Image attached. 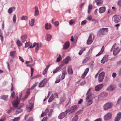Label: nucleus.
<instances>
[{
	"label": "nucleus",
	"instance_id": "bf43d9fd",
	"mask_svg": "<svg viewBox=\"0 0 121 121\" xmlns=\"http://www.w3.org/2000/svg\"><path fill=\"white\" fill-rule=\"evenodd\" d=\"M87 21L86 20H85L82 21L81 25H84L87 22Z\"/></svg>",
	"mask_w": 121,
	"mask_h": 121
},
{
	"label": "nucleus",
	"instance_id": "9d476101",
	"mask_svg": "<svg viewBox=\"0 0 121 121\" xmlns=\"http://www.w3.org/2000/svg\"><path fill=\"white\" fill-rule=\"evenodd\" d=\"M46 81L47 80L45 79L43 80L39 83V87H44L46 84Z\"/></svg>",
	"mask_w": 121,
	"mask_h": 121
},
{
	"label": "nucleus",
	"instance_id": "423d86ee",
	"mask_svg": "<svg viewBox=\"0 0 121 121\" xmlns=\"http://www.w3.org/2000/svg\"><path fill=\"white\" fill-rule=\"evenodd\" d=\"M77 108V106L76 105L72 106L68 110V112L69 114L74 112L76 110Z\"/></svg>",
	"mask_w": 121,
	"mask_h": 121
},
{
	"label": "nucleus",
	"instance_id": "58836bf2",
	"mask_svg": "<svg viewBox=\"0 0 121 121\" xmlns=\"http://www.w3.org/2000/svg\"><path fill=\"white\" fill-rule=\"evenodd\" d=\"M34 19H32L31 20L30 22H29V24L31 26H32L34 25Z\"/></svg>",
	"mask_w": 121,
	"mask_h": 121
},
{
	"label": "nucleus",
	"instance_id": "9b49d317",
	"mask_svg": "<svg viewBox=\"0 0 121 121\" xmlns=\"http://www.w3.org/2000/svg\"><path fill=\"white\" fill-rule=\"evenodd\" d=\"M20 102V99L17 97L16 100H15L12 102V104L13 106L14 107H17L19 104Z\"/></svg>",
	"mask_w": 121,
	"mask_h": 121
},
{
	"label": "nucleus",
	"instance_id": "49530a36",
	"mask_svg": "<svg viewBox=\"0 0 121 121\" xmlns=\"http://www.w3.org/2000/svg\"><path fill=\"white\" fill-rule=\"evenodd\" d=\"M28 18V17L26 16H22L21 19L22 20H27Z\"/></svg>",
	"mask_w": 121,
	"mask_h": 121
},
{
	"label": "nucleus",
	"instance_id": "37998d69",
	"mask_svg": "<svg viewBox=\"0 0 121 121\" xmlns=\"http://www.w3.org/2000/svg\"><path fill=\"white\" fill-rule=\"evenodd\" d=\"M86 49V48H83L82 49L80 50V52L78 53V54L80 55H81V54L82 53L83 51L85 50Z\"/></svg>",
	"mask_w": 121,
	"mask_h": 121
},
{
	"label": "nucleus",
	"instance_id": "0e129e2a",
	"mask_svg": "<svg viewBox=\"0 0 121 121\" xmlns=\"http://www.w3.org/2000/svg\"><path fill=\"white\" fill-rule=\"evenodd\" d=\"M65 100V97L64 96L62 97L61 99V102L64 101Z\"/></svg>",
	"mask_w": 121,
	"mask_h": 121
},
{
	"label": "nucleus",
	"instance_id": "20e7f679",
	"mask_svg": "<svg viewBox=\"0 0 121 121\" xmlns=\"http://www.w3.org/2000/svg\"><path fill=\"white\" fill-rule=\"evenodd\" d=\"M120 19L121 17L120 16L115 15L113 17L112 20L115 23H118L120 22Z\"/></svg>",
	"mask_w": 121,
	"mask_h": 121
},
{
	"label": "nucleus",
	"instance_id": "4be33fe9",
	"mask_svg": "<svg viewBox=\"0 0 121 121\" xmlns=\"http://www.w3.org/2000/svg\"><path fill=\"white\" fill-rule=\"evenodd\" d=\"M27 37V36L26 35H22L21 37V40L23 43H24L26 41Z\"/></svg>",
	"mask_w": 121,
	"mask_h": 121
},
{
	"label": "nucleus",
	"instance_id": "1a4fd4ad",
	"mask_svg": "<svg viewBox=\"0 0 121 121\" xmlns=\"http://www.w3.org/2000/svg\"><path fill=\"white\" fill-rule=\"evenodd\" d=\"M86 100L87 102L86 104V106H89L91 105L93 103L92 100L90 99L89 98V97L87 96L86 99Z\"/></svg>",
	"mask_w": 121,
	"mask_h": 121
},
{
	"label": "nucleus",
	"instance_id": "f03ea898",
	"mask_svg": "<svg viewBox=\"0 0 121 121\" xmlns=\"http://www.w3.org/2000/svg\"><path fill=\"white\" fill-rule=\"evenodd\" d=\"M58 97V94L57 93H55L52 94L48 100V102H50L54 100L56 98H57Z\"/></svg>",
	"mask_w": 121,
	"mask_h": 121
},
{
	"label": "nucleus",
	"instance_id": "4468645a",
	"mask_svg": "<svg viewBox=\"0 0 121 121\" xmlns=\"http://www.w3.org/2000/svg\"><path fill=\"white\" fill-rule=\"evenodd\" d=\"M103 86V84L98 85L95 87V90L96 91H98L101 89Z\"/></svg>",
	"mask_w": 121,
	"mask_h": 121
},
{
	"label": "nucleus",
	"instance_id": "39448f33",
	"mask_svg": "<svg viewBox=\"0 0 121 121\" xmlns=\"http://www.w3.org/2000/svg\"><path fill=\"white\" fill-rule=\"evenodd\" d=\"M108 31L107 28H103L100 29L98 31V32L100 35H102L105 34Z\"/></svg>",
	"mask_w": 121,
	"mask_h": 121
},
{
	"label": "nucleus",
	"instance_id": "ea45409f",
	"mask_svg": "<svg viewBox=\"0 0 121 121\" xmlns=\"http://www.w3.org/2000/svg\"><path fill=\"white\" fill-rule=\"evenodd\" d=\"M90 58L89 57H86L84 60L82 62V63H86L87 62V61H88L90 60Z\"/></svg>",
	"mask_w": 121,
	"mask_h": 121
},
{
	"label": "nucleus",
	"instance_id": "f8f14e48",
	"mask_svg": "<svg viewBox=\"0 0 121 121\" xmlns=\"http://www.w3.org/2000/svg\"><path fill=\"white\" fill-rule=\"evenodd\" d=\"M121 50L120 48L119 47H118L116 48L114 50L113 52V54L114 55H116Z\"/></svg>",
	"mask_w": 121,
	"mask_h": 121
},
{
	"label": "nucleus",
	"instance_id": "8fccbe9b",
	"mask_svg": "<svg viewBox=\"0 0 121 121\" xmlns=\"http://www.w3.org/2000/svg\"><path fill=\"white\" fill-rule=\"evenodd\" d=\"M8 96L7 95H2L1 97V99L5 100L8 97Z\"/></svg>",
	"mask_w": 121,
	"mask_h": 121
},
{
	"label": "nucleus",
	"instance_id": "774afa93",
	"mask_svg": "<svg viewBox=\"0 0 121 121\" xmlns=\"http://www.w3.org/2000/svg\"><path fill=\"white\" fill-rule=\"evenodd\" d=\"M118 4L119 6H121V0L118 2Z\"/></svg>",
	"mask_w": 121,
	"mask_h": 121
},
{
	"label": "nucleus",
	"instance_id": "6ab92c4d",
	"mask_svg": "<svg viewBox=\"0 0 121 121\" xmlns=\"http://www.w3.org/2000/svg\"><path fill=\"white\" fill-rule=\"evenodd\" d=\"M69 45L70 43L69 42H65L63 46V49H67L69 48Z\"/></svg>",
	"mask_w": 121,
	"mask_h": 121
},
{
	"label": "nucleus",
	"instance_id": "13d9d810",
	"mask_svg": "<svg viewBox=\"0 0 121 121\" xmlns=\"http://www.w3.org/2000/svg\"><path fill=\"white\" fill-rule=\"evenodd\" d=\"M53 109H51L50 111V112H49V113L48 114V115L49 116H50L52 114V113L53 112Z\"/></svg>",
	"mask_w": 121,
	"mask_h": 121
},
{
	"label": "nucleus",
	"instance_id": "4c0bfd02",
	"mask_svg": "<svg viewBox=\"0 0 121 121\" xmlns=\"http://www.w3.org/2000/svg\"><path fill=\"white\" fill-rule=\"evenodd\" d=\"M57 55H59V56L57 58L56 61V62H58L61 60L62 59V57L61 55L59 54H57Z\"/></svg>",
	"mask_w": 121,
	"mask_h": 121
},
{
	"label": "nucleus",
	"instance_id": "69168bd1",
	"mask_svg": "<svg viewBox=\"0 0 121 121\" xmlns=\"http://www.w3.org/2000/svg\"><path fill=\"white\" fill-rule=\"evenodd\" d=\"M15 94V93L14 91L13 92L11 93V96L12 98H13L14 97Z\"/></svg>",
	"mask_w": 121,
	"mask_h": 121
},
{
	"label": "nucleus",
	"instance_id": "c85d7f7f",
	"mask_svg": "<svg viewBox=\"0 0 121 121\" xmlns=\"http://www.w3.org/2000/svg\"><path fill=\"white\" fill-rule=\"evenodd\" d=\"M49 110L48 109H46L44 112H42L41 115V117H43L47 114V113H49Z\"/></svg>",
	"mask_w": 121,
	"mask_h": 121
},
{
	"label": "nucleus",
	"instance_id": "2eb2a0df",
	"mask_svg": "<svg viewBox=\"0 0 121 121\" xmlns=\"http://www.w3.org/2000/svg\"><path fill=\"white\" fill-rule=\"evenodd\" d=\"M67 72L69 74H72L73 73L71 66H69L67 67Z\"/></svg>",
	"mask_w": 121,
	"mask_h": 121
},
{
	"label": "nucleus",
	"instance_id": "7c9ffc66",
	"mask_svg": "<svg viewBox=\"0 0 121 121\" xmlns=\"http://www.w3.org/2000/svg\"><path fill=\"white\" fill-rule=\"evenodd\" d=\"M15 8L14 7H12L10 8L8 10V12L9 13L11 14L13 11H14L15 10Z\"/></svg>",
	"mask_w": 121,
	"mask_h": 121
},
{
	"label": "nucleus",
	"instance_id": "e2e57ef3",
	"mask_svg": "<svg viewBox=\"0 0 121 121\" xmlns=\"http://www.w3.org/2000/svg\"><path fill=\"white\" fill-rule=\"evenodd\" d=\"M19 58L20 60L22 62H24V60L23 58L20 56H19Z\"/></svg>",
	"mask_w": 121,
	"mask_h": 121
},
{
	"label": "nucleus",
	"instance_id": "393cba45",
	"mask_svg": "<svg viewBox=\"0 0 121 121\" xmlns=\"http://www.w3.org/2000/svg\"><path fill=\"white\" fill-rule=\"evenodd\" d=\"M70 58L69 56H68L66 57L63 60L64 63L66 64L70 60Z\"/></svg>",
	"mask_w": 121,
	"mask_h": 121
},
{
	"label": "nucleus",
	"instance_id": "680f3d73",
	"mask_svg": "<svg viewBox=\"0 0 121 121\" xmlns=\"http://www.w3.org/2000/svg\"><path fill=\"white\" fill-rule=\"evenodd\" d=\"M54 25L55 26H58L59 24V22L58 21H56L54 22Z\"/></svg>",
	"mask_w": 121,
	"mask_h": 121
},
{
	"label": "nucleus",
	"instance_id": "3c124183",
	"mask_svg": "<svg viewBox=\"0 0 121 121\" xmlns=\"http://www.w3.org/2000/svg\"><path fill=\"white\" fill-rule=\"evenodd\" d=\"M20 118L19 117L15 118L14 119H12L13 121H19L20 119Z\"/></svg>",
	"mask_w": 121,
	"mask_h": 121
},
{
	"label": "nucleus",
	"instance_id": "473e14b6",
	"mask_svg": "<svg viewBox=\"0 0 121 121\" xmlns=\"http://www.w3.org/2000/svg\"><path fill=\"white\" fill-rule=\"evenodd\" d=\"M35 9L34 15L35 16H37L39 14V11L38 10V8L37 7L35 6Z\"/></svg>",
	"mask_w": 121,
	"mask_h": 121
},
{
	"label": "nucleus",
	"instance_id": "e433bc0d",
	"mask_svg": "<svg viewBox=\"0 0 121 121\" xmlns=\"http://www.w3.org/2000/svg\"><path fill=\"white\" fill-rule=\"evenodd\" d=\"M16 43L18 47H20L21 46L22 44L21 42L19 40H17L16 41Z\"/></svg>",
	"mask_w": 121,
	"mask_h": 121
},
{
	"label": "nucleus",
	"instance_id": "6e6552de",
	"mask_svg": "<svg viewBox=\"0 0 121 121\" xmlns=\"http://www.w3.org/2000/svg\"><path fill=\"white\" fill-rule=\"evenodd\" d=\"M112 114L111 113H109L105 115L104 117V119L105 121H108L112 117Z\"/></svg>",
	"mask_w": 121,
	"mask_h": 121
},
{
	"label": "nucleus",
	"instance_id": "bb28decb",
	"mask_svg": "<svg viewBox=\"0 0 121 121\" xmlns=\"http://www.w3.org/2000/svg\"><path fill=\"white\" fill-rule=\"evenodd\" d=\"M51 26L50 24L47 23L45 25V28L46 30H48L51 29Z\"/></svg>",
	"mask_w": 121,
	"mask_h": 121
},
{
	"label": "nucleus",
	"instance_id": "603ef678",
	"mask_svg": "<svg viewBox=\"0 0 121 121\" xmlns=\"http://www.w3.org/2000/svg\"><path fill=\"white\" fill-rule=\"evenodd\" d=\"M13 21L14 23H15L16 21V15L15 14H14L13 18Z\"/></svg>",
	"mask_w": 121,
	"mask_h": 121
},
{
	"label": "nucleus",
	"instance_id": "6e6d98bb",
	"mask_svg": "<svg viewBox=\"0 0 121 121\" xmlns=\"http://www.w3.org/2000/svg\"><path fill=\"white\" fill-rule=\"evenodd\" d=\"M87 20H89L91 21L92 19V16L91 15L88 16L86 18Z\"/></svg>",
	"mask_w": 121,
	"mask_h": 121
},
{
	"label": "nucleus",
	"instance_id": "a878e982",
	"mask_svg": "<svg viewBox=\"0 0 121 121\" xmlns=\"http://www.w3.org/2000/svg\"><path fill=\"white\" fill-rule=\"evenodd\" d=\"M99 13H101L105 12L106 10V8L104 7H101L99 8Z\"/></svg>",
	"mask_w": 121,
	"mask_h": 121
},
{
	"label": "nucleus",
	"instance_id": "864d4df0",
	"mask_svg": "<svg viewBox=\"0 0 121 121\" xmlns=\"http://www.w3.org/2000/svg\"><path fill=\"white\" fill-rule=\"evenodd\" d=\"M51 36L49 34H48L47 35V40L48 41H49L51 39Z\"/></svg>",
	"mask_w": 121,
	"mask_h": 121
},
{
	"label": "nucleus",
	"instance_id": "aec40b11",
	"mask_svg": "<svg viewBox=\"0 0 121 121\" xmlns=\"http://www.w3.org/2000/svg\"><path fill=\"white\" fill-rule=\"evenodd\" d=\"M121 118V113H119L117 115V116L115 117V121H118Z\"/></svg>",
	"mask_w": 121,
	"mask_h": 121
},
{
	"label": "nucleus",
	"instance_id": "a211bd4d",
	"mask_svg": "<svg viewBox=\"0 0 121 121\" xmlns=\"http://www.w3.org/2000/svg\"><path fill=\"white\" fill-rule=\"evenodd\" d=\"M89 71V68H87L85 70V71L83 75L81 76V78H84L85 77V76L86 75L87 73Z\"/></svg>",
	"mask_w": 121,
	"mask_h": 121
},
{
	"label": "nucleus",
	"instance_id": "c03bdc74",
	"mask_svg": "<svg viewBox=\"0 0 121 121\" xmlns=\"http://www.w3.org/2000/svg\"><path fill=\"white\" fill-rule=\"evenodd\" d=\"M40 46V44H38L37 45V46H36L35 51V52H37L39 50V48Z\"/></svg>",
	"mask_w": 121,
	"mask_h": 121
},
{
	"label": "nucleus",
	"instance_id": "2f4dec72",
	"mask_svg": "<svg viewBox=\"0 0 121 121\" xmlns=\"http://www.w3.org/2000/svg\"><path fill=\"white\" fill-rule=\"evenodd\" d=\"M16 52L15 51H12L10 53V55L12 58H14Z\"/></svg>",
	"mask_w": 121,
	"mask_h": 121
},
{
	"label": "nucleus",
	"instance_id": "5fc2aeb1",
	"mask_svg": "<svg viewBox=\"0 0 121 121\" xmlns=\"http://www.w3.org/2000/svg\"><path fill=\"white\" fill-rule=\"evenodd\" d=\"M31 76L30 77H31L33 75V73L34 72V68L32 67H31Z\"/></svg>",
	"mask_w": 121,
	"mask_h": 121
},
{
	"label": "nucleus",
	"instance_id": "de8ad7c7",
	"mask_svg": "<svg viewBox=\"0 0 121 121\" xmlns=\"http://www.w3.org/2000/svg\"><path fill=\"white\" fill-rule=\"evenodd\" d=\"M121 104V96L120 97L118 100L117 103L116 104L117 105H120Z\"/></svg>",
	"mask_w": 121,
	"mask_h": 121
},
{
	"label": "nucleus",
	"instance_id": "cd10ccee",
	"mask_svg": "<svg viewBox=\"0 0 121 121\" xmlns=\"http://www.w3.org/2000/svg\"><path fill=\"white\" fill-rule=\"evenodd\" d=\"M103 0H95V2L97 6H99L102 4L103 2Z\"/></svg>",
	"mask_w": 121,
	"mask_h": 121
},
{
	"label": "nucleus",
	"instance_id": "f257e3e1",
	"mask_svg": "<svg viewBox=\"0 0 121 121\" xmlns=\"http://www.w3.org/2000/svg\"><path fill=\"white\" fill-rule=\"evenodd\" d=\"M113 106V104L111 103H107L104 106L103 108L104 110H106L111 108Z\"/></svg>",
	"mask_w": 121,
	"mask_h": 121
},
{
	"label": "nucleus",
	"instance_id": "052dcab7",
	"mask_svg": "<svg viewBox=\"0 0 121 121\" xmlns=\"http://www.w3.org/2000/svg\"><path fill=\"white\" fill-rule=\"evenodd\" d=\"M37 83H35L34 85H33L31 87V89H33L36 86H37Z\"/></svg>",
	"mask_w": 121,
	"mask_h": 121
},
{
	"label": "nucleus",
	"instance_id": "c9c22d12",
	"mask_svg": "<svg viewBox=\"0 0 121 121\" xmlns=\"http://www.w3.org/2000/svg\"><path fill=\"white\" fill-rule=\"evenodd\" d=\"M92 6L90 4L88 5V14H89L91 12L92 9Z\"/></svg>",
	"mask_w": 121,
	"mask_h": 121
},
{
	"label": "nucleus",
	"instance_id": "dca6fc26",
	"mask_svg": "<svg viewBox=\"0 0 121 121\" xmlns=\"http://www.w3.org/2000/svg\"><path fill=\"white\" fill-rule=\"evenodd\" d=\"M108 60V56L107 55H105L101 61V63L104 64L105 62H107Z\"/></svg>",
	"mask_w": 121,
	"mask_h": 121
},
{
	"label": "nucleus",
	"instance_id": "412c9836",
	"mask_svg": "<svg viewBox=\"0 0 121 121\" xmlns=\"http://www.w3.org/2000/svg\"><path fill=\"white\" fill-rule=\"evenodd\" d=\"M115 89V87L114 86L112 85H111L109 86L106 90L109 91H112Z\"/></svg>",
	"mask_w": 121,
	"mask_h": 121
},
{
	"label": "nucleus",
	"instance_id": "4d7b16f0",
	"mask_svg": "<svg viewBox=\"0 0 121 121\" xmlns=\"http://www.w3.org/2000/svg\"><path fill=\"white\" fill-rule=\"evenodd\" d=\"M30 45V42H26L25 44V47L26 48L29 46Z\"/></svg>",
	"mask_w": 121,
	"mask_h": 121
},
{
	"label": "nucleus",
	"instance_id": "b1692460",
	"mask_svg": "<svg viewBox=\"0 0 121 121\" xmlns=\"http://www.w3.org/2000/svg\"><path fill=\"white\" fill-rule=\"evenodd\" d=\"M105 97V94L104 92L101 93L99 95L98 98L99 99H102Z\"/></svg>",
	"mask_w": 121,
	"mask_h": 121
},
{
	"label": "nucleus",
	"instance_id": "5701e85b",
	"mask_svg": "<svg viewBox=\"0 0 121 121\" xmlns=\"http://www.w3.org/2000/svg\"><path fill=\"white\" fill-rule=\"evenodd\" d=\"M62 65H60L59 66L56 67V69L53 71V73H55L59 71L62 68Z\"/></svg>",
	"mask_w": 121,
	"mask_h": 121
},
{
	"label": "nucleus",
	"instance_id": "0eeeda50",
	"mask_svg": "<svg viewBox=\"0 0 121 121\" xmlns=\"http://www.w3.org/2000/svg\"><path fill=\"white\" fill-rule=\"evenodd\" d=\"M68 112L67 111H66L63 112L61 113L59 115L58 117V118L60 119H63L66 115Z\"/></svg>",
	"mask_w": 121,
	"mask_h": 121
},
{
	"label": "nucleus",
	"instance_id": "79ce46f5",
	"mask_svg": "<svg viewBox=\"0 0 121 121\" xmlns=\"http://www.w3.org/2000/svg\"><path fill=\"white\" fill-rule=\"evenodd\" d=\"M75 21L74 19H71L69 21V24L70 25H71L75 23Z\"/></svg>",
	"mask_w": 121,
	"mask_h": 121
},
{
	"label": "nucleus",
	"instance_id": "09e8293b",
	"mask_svg": "<svg viewBox=\"0 0 121 121\" xmlns=\"http://www.w3.org/2000/svg\"><path fill=\"white\" fill-rule=\"evenodd\" d=\"M78 119V116H75L72 119V121H76Z\"/></svg>",
	"mask_w": 121,
	"mask_h": 121
},
{
	"label": "nucleus",
	"instance_id": "7ed1b4c3",
	"mask_svg": "<svg viewBox=\"0 0 121 121\" xmlns=\"http://www.w3.org/2000/svg\"><path fill=\"white\" fill-rule=\"evenodd\" d=\"M105 73L104 72H102L99 74L98 77V82L100 83L102 82L104 77Z\"/></svg>",
	"mask_w": 121,
	"mask_h": 121
},
{
	"label": "nucleus",
	"instance_id": "ddd939ff",
	"mask_svg": "<svg viewBox=\"0 0 121 121\" xmlns=\"http://www.w3.org/2000/svg\"><path fill=\"white\" fill-rule=\"evenodd\" d=\"M93 41V39L92 38V36L91 34H90L88 37V39L87 40V43L88 45L91 44Z\"/></svg>",
	"mask_w": 121,
	"mask_h": 121
},
{
	"label": "nucleus",
	"instance_id": "f3484780",
	"mask_svg": "<svg viewBox=\"0 0 121 121\" xmlns=\"http://www.w3.org/2000/svg\"><path fill=\"white\" fill-rule=\"evenodd\" d=\"M33 103H29V105L26 106L27 108L29 110V112L31 111L33 107Z\"/></svg>",
	"mask_w": 121,
	"mask_h": 121
},
{
	"label": "nucleus",
	"instance_id": "c756f323",
	"mask_svg": "<svg viewBox=\"0 0 121 121\" xmlns=\"http://www.w3.org/2000/svg\"><path fill=\"white\" fill-rule=\"evenodd\" d=\"M30 91H27L26 92V94L25 96L22 98V100H25L28 97L30 94Z\"/></svg>",
	"mask_w": 121,
	"mask_h": 121
},
{
	"label": "nucleus",
	"instance_id": "338daca9",
	"mask_svg": "<svg viewBox=\"0 0 121 121\" xmlns=\"http://www.w3.org/2000/svg\"><path fill=\"white\" fill-rule=\"evenodd\" d=\"M47 117H44L41 121H47Z\"/></svg>",
	"mask_w": 121,
	"mask_h": 121
},
{
	"label": "nucleus",
	"instance_id": "f704fd0d",
	"mask_svg": "<svg viewBox=\"0 0 121 121\" xmlns=\"http://www.w3.org/2000/svg\"><path fill=\"white\" fill-rule=\"evenodd\" d=\"M104 50V46H103L102 47L101 50L98 53V54L96 55V56H99L103 52Z\"/></svg>",
	"mask_w": 121,
	"mask_h": 121
},
{
	"label": "nucleus",
	"instance_id": "a19ab883",
	"mask_svg": "<svg viewBox=\"0 0 121 121\" xmlns=\"http://www.w3.org/2000/svg\"><path fill=\"white\" fill-rule=\"evenodd\" d=\"M65 73H62V75L60 78V80H62L64 79L65 77Z\"/></svg>",
	"mask_w": 121,
	"mask_h": 121
},
{
	"label": "nucleus",
	"instance_id": "72a5a7b5",
	"mask_svg": "<svg viewBox=\"0 0 121 121\" xmlns=\"http://www.w3.org/2000/svg\"><path fill=\"white\" fill-rule=\"evenodd\" d=\"M22 111V110L20 108H17L16 111V114L17 115L20 113Z\"/></svg>",
	"mask_w": 121,
	"mask_h": 121
},
{
	"label": "nucleus",
	"instance_id": "a18cd8bd",
	"mask_svg": "<svg viewBox=\"0 0 121 121\" xmlns=\"http://www.w3.org/2000/svg\"><path fill=\"white\" fill-rule=\"evenodd\" d=\"M60 75H59L57 77L58 78L56 80L55 82V83H58L60 81Z\"/></svg>",
	"mask_w": 121,
	"mask_h": 121
}]
</instances>
